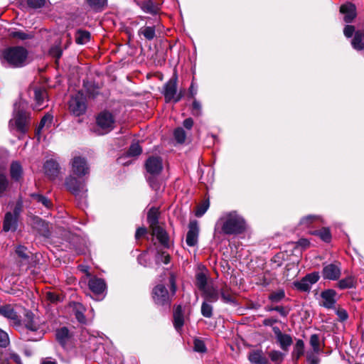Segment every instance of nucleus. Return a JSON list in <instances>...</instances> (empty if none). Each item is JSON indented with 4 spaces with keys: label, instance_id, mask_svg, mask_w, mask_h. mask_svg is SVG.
<instances>
[{
    "label": "nucleus",
    "instance_id": "33",
    "mask_svg": "<svg viewBox=\"0 0 364 364\" xmlns=\"http://www.w3.org/2000/svg\"><path fill=\"white\" fill-rule=\"evenodd\" d=\"M26 327L32 332L38 331L40 328V326L36 323L31 313L26 314Z\"/></svg>",
    "mask_w": 364,
    "mask_h": 364
},
{
    "label": "nucleus",
    "instance_id": "29",
    "mask_svg": "<svg viewBox=\"0 0 364 364\" xmlns=\"http://www.w3.org/2000/svg\"><path fill=\"white\" fill-rule=\"evenodd\" d=\"M0 314L13 321L18 320V316L11 305H4L0 307Z\"/></svg>",
    "mask_w": 364,
    "mask_h": 364
},
{
    "label": "nucleus",
    "instance_id": "30",
    "mask_svg": "<svg viewBox=\"0 0 364 364\" xmlns=\"http://www.w3.org/2000/svg\"><path fill=\"white\" fill-rule=\"evenodd\" d=\"M23 173V168L21 165L18 161H14L11 164L10 174L12 179L18 181Z\"/></svg>",
    "mask_w": 364,
    "mask_h": 364
},
{
    "label": "nucleus",
    "instance_id": "46",
    "mask_svg": "<svg viewBox=\"0 0 364 364\" xmlns=\"http://www.w3.org/2000/svg\"><path fill=\"white\" fill-rule=\"evenodd\" d=\"M220 295L222 297V299L225 303H233L234 302V298L230 293V291L228 288L222 289L220 290Z\"/></svg>",
    "mask_w": 364,
    "mask_h": 364
},
{
    "label": "nucleus",
    "instance_id": "2",
    "mask_svg": "<svg viewBox=\"0 0 364 364\" xmlns=\"http://www.w3.org/2000/svg\"><path fill=\"white\" fill-rule=\"evenodd\" d=\"M1 60L4 65L18 68L28 63V52L22 46H12L2 51Z\"/></svg>",
    "mask_w": 364,
    "mask_h": 364
},
{
    "label": "nucleus",
    "instance_id": "63",
    "mask_svg": "<svg viewBox=\"0 0 364 364\" xmlns=\"http://www.w3.org/2000/svg\"><path fill=\"white\" fill-rule=\"evenodd\" d=\"M46 298L51 303H56L60 301V297L58 294L52 291H48L46 293Z\"/></svg>",
    "mask_w": 364,
    "mask_h": 364
},
{
    "label": "nucleus",
    "instance_id": "38",
    "mask_svg": "<svg viewBox=\"0 0 364 364\" xmlns=\"http://www.w3.org/2000/svg\"><path fill=\"white\" fill-rule=\"evenodd\" d=\"M204 301L201 305V314L205 318H211L213 316V307L210 304Z\"/></svg>",
    "mask_w": 364,
    "mask_h": 364
},
{
    "label": "nucleus",
    "instance_id": "44",
    "mask_svg": "<svg viewBox=\"0 0 364 364\" xmlns=\"http://www.w3.org/2000/svg\"><path fill=\"white\" fill-rule=\"evenodd\" d=\"M173 135L175 139L177 141V142L180 144L183 143L186 138V132L181 127H178L177 129H176Z\"/></svg>",
    "mask_w": 364,
    "mask_h": 364
},
{
    "label": "nucleus",
    "instance_id": "57",
    "mask_svg": "<svg viewBox=\"0 0 364 364\" xmlns=\"http://www.w3.org/2000/svg\"><path fill=\"white\" fill-rule=\"evenodd\" d=\"M87 1L94 9H99L105 5L107 0H87Z\"/></svg>",
    "mask_w": 364,
    "mask_h": 364
},
{
    "label": "nucleus",
    "instance_id": "1",
    "mask_svg": "<svg viewBox=\"0 0 364 364\" xmlns=\"http://www.w3.org/2000/svg\"><path fill=\"white\" fill-rule=\"evenodd\" d=\"M245 228L244 218L235 211L225 213L215 224V231L229 235L240 234Z\"/></svg>",
    "mask_w": 364,
    "mask_h": 364
},
{
    "label": "nucleus",
    "instance_id": "4",
    "mask_svg": "<svg viewBox=\"0 0 364 364\" xmlns=\"http://www.w3.org/2000/svg\"><path fill=\"white\" fill-rule=\"evenodd\" d=\"M145 168L147 173L150 174L148 181L151 186L155 189L158 188V184L154 181L152 177L158 176L161 172L163 169L161 159L159 156L149 157L145 163Z\"/></svg>",
    "mask_w": 364,
    "mask_h": 364
},
{
    "label": "nucleus",
    "instance_id": "23",
    "mask_svg": "<svg viewBox=\"0 0 364 364\" xmlns=\"http://www.w3.org/2000/svg\"><path fill=\"white\" fill-rule=\"evenodd\" d=\"M248 359L252 364H267L268 360L261 350H255L249 353Z\"/></svg>",
    "mask_w": 364,
    "mask_h": 364
},
{
    "label": "nucleus",
    "instance_id": "62",
    "mask_svg": "<svg viewBox=\"0 0 364 364\" xmlns=\"http://www.w3.org/2000/svg\"><path fill=\"white\" fill-rule=\"evenodd\" d=\"M9 342L7 333L0 329V347H6L9 344Z\"/></svg>",
    "mask_w": 364,
    "mask_h": 364
},
{
    "label": "nucleus",
    "instance_id": "25",
    "mask_svg": "<svg viewBox=\"0 0 364 364\" xmlns=\"http://www.w3.org/2000/svg\"><path fill=\"white\" fill-rule=\"evenodd\" d=\"M321 218L316 215H309L303 217L299 223L302 228H307L321 222Z\"/></svg>",
    "mask_w": 364,
    "mask_h": 364
},
{
    "label": "nucleus",
    "instance_id": "14",
    "mask_svg": "<svg viewBox=\"0 0 364 364\" xmlns=\"http://www.w3.org/2000/svg\"><path fill=\"white\" fill-rule=\"evenodd\" d=\"M337 293L333 289H327L321 292V305L327 309H334Z\"/></svg>",
    "mask_w": 364,
    "mask_h": 364
},
{
    "label": "nucleus",
    "instance_id": "58",
    "mask_svg": "<svg viewBox=\"0 0 364 364\" xmlns=\"http://www.w3.org/2000/svg\"><path fill=\"white\" fill-rule=\"evenodd\" d=\"M192 114L195 116H200L202 114L201 104L196 99L193 100L192 105Z\"/></svg>",
    "mask_w": 364,
    "mask_h": 364
},
{
    "label": "nucleus",
    "instance_id": "34",
    "mask_svg": "<svg viewBox=\"0 0 364 364\" xmlns=\"http://www.w3.org/2000/svg\"><path fill=\"white\" fill-rule=\"evenodd\" d=\"M6 168L0 165V197L6 191L9 186V181L4 174Z\"/></svg>",
    "mask_w": 364,
    "mask_h": 364
},
{
    "label": "nucleus",
    "instance_id": "9",
    "mask_svg": "<svg viewBox=\"0 0 364 364\" xmlns=\"http://www.w3.org/2000/svg\"><path fill=\"white\" fill-rule=\"evenodd\" d=\"M71 170L73 174L81 177L88 174L90 168L85 159L75 156L71 161Z\"/></svg>",
    "mask_w": 364,
    "mask_h": 364
},
{
    "label": "nucleus",
    "instance_id": "39",
    "mask_svg": "<svg viewBox=\"0 0 364 364\" xmlns=\"http://www.w3.org/2000/svg\"><path fill=\"white\" fill-rule=\"evenodd\" d=\"M310 345L312 348V350L315 353H321L322 351V348L320 346V339L317 334H313L310 337Z\"/></svg>",
    "mask_w": 364,
    "mask_h": 364
},
{
    "label": "nucleus",
    "instance_id": "22",
    "mask_svg": "<svg viewBox=\"0 0 364 364\" xmlns=\"http://www.w3.org/2000/svg\"><path fill=\"white\" fill-rule=\"evenodd\" d=\"M153 235L156 237L159 242L165 247H169V239L167 232L159 225L151 228Z\"/></svg>",
    "mask_w": 364,
    "mask_h": 364
},
{
    "label": "nucleus",
    "instance_id": "13",
    "mask_svg": "<svg viewBox=\"0 0 364 364\" xmlns=\"http://www.w3.org/2000/svg\"><path fill=\"white\" fill-rule=\"evenodd\" d=\"M177 92V77H171L164 85V95L166 102L173 100Z\"/></svg>",
    "mask_w": 364,
    "mask_h": 364
},
{
    "label": "nucleus",
    "instance_id": "32",
    "mask_svg": "<svg viewBox=\"0 0 364 364\" xmlns=\"http://www.w3.org/2000/svg\"><path fill=\"white\" fill-rule=\"evenodd\" d=\"M55 336L61 345H65L70 338L69 330L66 327L60 328L56 331Z\"/></svg>",
    "mask_w": 364,
    "mask_h": 364
},
{
    "label": "nucleus",
    "instance_id": "60",
    "mask_svg": "<svg viewBox=\"0 0 364 364\" xmlns=\"http://www.w3.org/2000/svg\"><path fill=\"white\" fill-rule=\"evenodd\" d=\"M208 208H209V201L206 200V201L203 202L200 206H198V208L196 212V215L197 217H201L207 211Z\"/></svg>",
    "mask_w": 364,
    "mask_h": 364
},
{
    "label": "nucleus",
    "instance_id": "21",
    "mask_svg": "<svg viewBox=\"0 0 364 364\" xmlns=\"http://www.w3.org/2000/svg\"><path fill=\"white\" fill-rule=\"evenodd\" d=\"M203 291V296L205 301L214 303L219 299V291L217 287L210 285Z\"/></svg>",
    "mask_w": 364,
    "mask_h": 364
},
{
    "label": "nucleus",
    "instance_id": "3",
    "mask_svg": "<svg viewBox=\"0 0 364 364\" xmlns=\"http://www.w3.org/2000/svg\"><path fill=\"white\" fill-rule=\"evenodd\" d=\"M97 134L103 135L107 134L114 128L115 119L114 115L108 111L101 112L96 118Z\"/></svg>",
    "mask_w": 364,
    "mask_h": 364
},
{
    "label": "nucleus",
    "instance_id": "45",
    "mask_svg": "<svg viewBox=\"0 0 364 364\" xmlns=\"http://www.w3.org/2000/svg\"><path fill=\"white\" fill-rule=\"evenodd\" d=\"M16 253L23 260L28 261L29 259V252H28L27 247L23 245H18L16 248Z\"/></svg>",
    "mask_w": 364,
    "mask_h": 364
},
{
    "label": "nucleus",
    "instance_id": "54",
    "mask_svg": "<svg viewBox=\"0 0 364 364\" xmlns=\"http://www.w3.org/2000/svg\"><path fill=\"white\" fill-rule=\"evenodd\" d=\"M53 117L50 114L45 115L41 120L39 126L36 130V134H39L41 129L47 124H51Z\"/></svg>",
    "mask_w": 364,
    "mask_h": 364
},
{
    "label": "nucleus",
    "instance_id": "19",
    "mask_svg": "<svg viewBox=\"0 0 364 364\" xmlns=\"http://www.w3.org/2000/svg\"><path fill=\"white\" fill-rule=\"evenodd\" d=\"M340 11L344 14V21L346 23L352 22L356 16L355 6L350 3L342 5Z\"/></svg>",
    "mask_w": 364,
    "mask_h": 364
},
{
    "label": "nucleus",
    "instance_id": "10",
    "mask_svg": "<svg viewBox=\"0 0 364 364\" xmlns=\"http://www.w3.org/2000/svg\"><path fill=\"white\" fill-rule=\"evenodd\" d=\"M15 117L14 124L17 130L21 133H25L28 129V116L25 111L17 110V104H15Z\"/></svg>",
    "mask_w": 364,
    "mask_h": 364
},
{
    "label": "nucleus",
    "instance_id": "16",
    "mask_svg": "<svg viewBox=\"0 0 364 364\" xmlns=\"http://www.w3.org/2000/svg\"><path fill=\"white\" fill-rule=\"evenodd\" d=\"M141 9L151 15H157L160 13L161 6L159 4L154 2L152 0H144L139 4Z\"/></svg>",
    "mask_w": 364,
    "mask_h": 364
},
{
    "label": "nucleus",
    "instance_id": "41",
    "mask_svg": "<svg viewBox=\"0 0 364 364\" xmlns=\"http://www.w3.org/2000/svg\"><path fill=\"white\" fill-rule=\"evenodd\" d=\"M196 285L200 291H203L208 287L207 277L205 274L200 272L196 275Z\"/></svg>",
    "mask_w": 364,
    "mask_h": 364
},
{
    "label": "nucleus",
    "instance_id": "50",
    "mask_svg": "<svg viewBox=\"0 0 364 364\" xmlns=\"http://www.w3.org/2000/svg\"><path fill=\"white\" fill-rule=\"evenodd\" d=\"M193 348L194 350L199 353H205L206 351V347L203 342V341L196 338L193 342Z\"/></svg>",
    "mask_w": 364,
    "mask_h": 364
},
{
    "label": "nucleus",
    "instance_id": "8",
    "mask_svg": "<svg viewBox=\"0 0 364 364\" xmlns=\"http://www.w3.org/2000/svg\"><path fill=\"white\" fill-rule=\"evenodd\" d=\"M319 279L318 272H312L306 274L300 281L294 282V287L301 291H308L310 290L312 284L316 283Z\"/></svg>",
    "mask_w": 364,
    "mask_h": 364
},
{
    "label": "nucleus",
    "instance_id": "17",
    "mask_svg": "<svg viewBox=\"0 0 364 364\" xmlns=\"http://www.w3.org/2000/svg\"><path fill=\"white\" fill-rule=\"evenodd\" d=\"M47 97V92L44 88H34L35 105L33 108L37 110H41L44 107L45 100Z\"/></svg>",
    "mask_w": 364,
    "mask_h": 364
},
{
    "label": "nucleus",
    "instance_id": "27",
    "mask_svg": "<svg viewBox=\"0 0 364 364\" xmlns=\"http://www.w3.org/2000/svg\"><path fill=\"white\" fill-rule=\"evenodd\" d=\"M139 36H143L147 41H152L156 37V27L154 26H143L138 31Z\"/></svg>",
    "mask_w": 364,
    "mask_h": 364
},
{
    "label": "nucleus",
    "instance_id": "64",
    "mask_svg": "<svg viewBox=\"0 0 364 364\" xmlns=\"http://www.w3.org/2000/svg\"><path fill=\"white\" fill-rule=\"evenodd\" d=\"M355 32V28L353 26H346L344 28L343 33L347 38L351 37Z\"/></svg>",
    "mask_w": 364,
    "mask_h": 364
},
{
    "label": "nucleus",
    "instance_id": "11",
    "mask_svg": "<svg viewBox=\"0 0 364 364\" xmlns=\"http://www.w3.org/2000/svg\"><path fill=\"white\" fill-rule=\"evenodd\" d=\"M153 299L159 305L168 304L169 296L166 288L162 284L156 286L153 289Z\"/></svg>",
    "mask_w": 364,
    "mask_h": 364
},
{
    "label": "nucleus",
    "instance_id": "24",
    "mask_svg": "<svg viewBox=\"0 0 364 364\" xmlns=\"http://www.w3.org/2000/svg\"><path fill=\"white\" fill-rule=\"evenodd\" d=\"M357 279L353 275H348L346 277L340 279L336 286L340 289H353L355 288Z\"/></svg>",
    "mask_w": 364,
    "mask_h": 364
},
{
    "label": "nucleus",
    "instance_id": "55",
    "mask_svg": "<svg viewBox=\"0 0 364 364\" xmlns=\"http://www.w3.org/2000/svg\"><path fill=\"white\" fill-rule=\"evenodd\" d=\"M141 151V148L139 144H133L129 147L128 155L132 156H139Z\"/></svg>",
    "mask_w": 364,
    "mask_h": 364
},
{
    "label": "nucleus",
    "instance_id": "56",
    "mask_svg": "<svg viewBox=\"0 0 364 364\" xmlns=\"http://www.w3.org/2000/svg\"><path fill=\"white\" fill-rule=\"evenodd\" d=\"M11 37L14 38H18L20 40H26L31 38L32 36L30 34L26 33L23 31H13L10 33Z\"/></svg>",
    "mask_w": 364,
    "mask_h": 364
},
{
    "label": "nucleus",
    "instance_id": "61",
    "mask_svg": "<svg viewBox=\"0 0 364 364\" xmlns=\"http://www.w3.org/2000/svg\"><path fill=\"white\" fill-rule=\"evenodd\" d=\"M138 262L144 266V267H148L149 264V258L148 257V255L146 253H142L139 255L137 258Z\"/></svg>",
    "mask_w": 364,
    "mask_h": 364
},
{
    "label": "nucleus",
    "instance_id": "43",
    "mask_svg": "<svg viewBox=\"0 0 364 364\" xmlns=\"http://www.w3.org/2000/svg\"><path fill=\"white\" fill-rule=\"evenodd\" d=\"M313 234L318 235L320 238L326 242H330L331 239V234L328 228H323L321 230L315 231Z\"/></svg>",
    "mask_w": 364,
    "mask_h": 364
},
{
    "label": "nucleus",
    "instance_id": "40",
    "mask_svg": "<svg viewBox=\"0 0 364 364\" xmlns=\"http://www.w3.org/2000/svg\"><path fill=\"white\" fill-rule=\"evenodd\" d=\"M61 42L59 41L58 43L53 45L49 50V54L56 59L59 60L63 54V50L60 48Z\"/></svg>",
    "mask_w": 364,
    "mask_h": 364
},
{
    "label": "nucleus",
    "instance_id": "48",
    "mask_svg": "<svg viewBox=\"0 0 364 364\" xmlns=\"http://www.w3.org/2000/svg\"><path fill=\"white\" fill-rule=\"evenodd\" d=\"M285 296L284 291L283 290H278L277 291L272 292L269 296V299L272 302H279L283 299Z\"/></svg>",
    "mask_w": 364,
    "mask_h": 364
},
{
    "label": "nucleus",
    "instance_id": "49",
    "mask_svg": "<svg viewBox=\"0 0 364 364\" xmlns=\"http://www.w3.org/2000/svg\"><path fill=\"white\" fill-rule=\"evenodd\" d=\"M266 310L267 311H277L281 316H282L284 317L287 316L289 311V309H287L282 306H277L274 307V306H267Z\"/></svg>",
    "mask_w": 364,
    "mask_h": 364
},
{
    "label": "nucleus",
    "instance_id": "35",
    "mask_svg": "<svg viewBox=\"0 0 364 364\" xmlns=\"http://www.w3.org/2000/svg\"><path fill=\"white\" fill-rule=\"evenodd\" d=\"M90 33L87 31L77 30L75 35V42L77 44H85L90 41Z\"/></svg>",
    "mask_w": 364,
    "mask_h": 364
},
{
    "label": "nucleus",
    "instance_id": "7",
    "mask_svg": "<svg viewBox=\"0 0 364 364\" xmlns=\"http://www.w3.org/2000/svg\"><path fill=\"white\" fill-rule=\"evenodd\" d=\"M321 274L324 279L338 280L341 275V266L340 262H336L324 264Z\"/></svg>",
    "mask_w": 364,
    "mask_h": 364
},
{
    "label": "nucleus",
    "instance_id": "51",
    "mask_svg": "<svg viewBox=\"0 0 364 364\" xmlns=\"http://www.w3.org/2000/svg\"><path fill=\"white\" fill-rule=\"evenodd\" d=\"M32 198L36 200L38 203H42L45 207L49 208L51 205V202L46 197L38 195V194H33Z\"/></svg>",
    "mask_w": 364,
    "mask_h": 364
},
{
    "label": "nucleus",
    "instance_id": "47",
    "mask_svg": "<svg viewBox=\"0 0 364 364\" xmlns=\"http://www.w3.org/2000/svg\"><path fill=\"white\" fill-rule=\"evenodd\" d=\"M319 353L308 351L306 353V360L309 364H319L320 359L318 356Z\"/></svg>",
    "mask_w": 364,
    "mask_h": 364
},
{
    "label": "nucleus",
    "instance_id": "42",
    "mask_svg": "<svg viewBox=\"0 0 364 364\" xmlns=\"http://www.w3.org/2000/svg\"><path fill=\"white\" fill-rule=\"evenodd\" d=\"M284 355L279 350H272L269 353V357L275 364H280L284 360Z\"/></svg>",
    "mask_w": 364,
    "mask_h": 364
},
{
    "label": "nucleus",
    "instance_id": "37",
    "mask_svg": "<svg viewBox=\"0 0 364 364\" xmlns=\"http://www.w3.org/2000/svg\"><path fill=\"white\" fill-rule=\"evenodd\" d=\"M280 347L284 350H287L289 347L292 344V338L288 334L283 333L280 337L277 339Z\"/></svg>",
    "mask_w": 364,
    "mask_h": 364
},
{
    "label": "nucleus",
    "instance_id": "18",
    "mask_svg": "<svg viewBox=\"0 0 364 364\" xmlns=\"http://www.w3.org/2000/svg\"><path fill=\"white\" fill-rule=\"evenodd\" d=\"M88 286L90 289L96 295L102 294L106 289L105 281L97 277L90 279L88 282Z\"/></svg>",
    "mask_w": 364,
    "mask_h": 364
},
{
    "label": "nucleus",
    "instance_id": "36",
    "mask_svg": "<svg viewBox=\"0 0 364 364\" xmlns=\"http://www.w3.org/2000/svg\"><path fill=\"white\" fill-rule=\"evenodd\" d=\"M158 214L159 213L156 208H152L149 210L147 220L151 228L158 226Z\"/></svg>",
    "mask_w": 364,
    "mask_h": 364
},
{
    "label": "nucleus",
    "instance_id": "53",
    "mask_svg": "<svg viewBox=\"0 0 364 364\" xmlns=\"http://www.w3.org/2000/svg\"><path fill=\"white\" fill-rule=\"evenodd\" d=\"M75 317L77 319V321L80 323H85L86 319L85 316H84L83 312L82 311V306L80 304H77L75 305Z\"/></svg>",
    "mask_w": 364,
    "mask_h": 364
},
{
    "label": "nucleus",
    "instance_id": "52",
    "mask_svg": "<svg viewBox=\"0 0 364 364\" xmlns=\"http://www.w3.org/2000/svg\"><path fill=\"white\" fill-rule=\"evenodd\" d=\"M156 263L163 262L164 264H168L170 262V255L164 252L161 253L158 252L156 256Z\"/></svg>",
    "mask_w": 364,
    "mask_h": 364
},
{
    "label": "nucleus",
    "instance_id": "15",
    "mask_svg": "<svg viewBox=\"0 0 364 364\" xmlns=\"http://www.w3.org/2000/svg\"><path fill=\"white\" fill-rule=\"evenodd\" d=\"M46 175L50 179H55L60 172L58 164L53 159L47 160L43 166Z\"/></svg>",
    "mask_w": 364,
    "mask_h": 364
},
{
    "label": "nucleus",
    "instance_id": "26",
    "mask_svg": "<svg viewBox=\"0 0 364 364\" xmlns=\"http://www.w3.org/2000/svg\"><path fill=\"white\" fill-rule=\"evenodd\" d=\"M184 323L183 311L181 306H178L173 313V325L177 331H180Z\"/></svg>",
    "mask_w": 364,
    "mask_h": 364
},
{
    "label": "nucleus",
    "instance_id": "6",
    "mask_svg": "<svg viewBox=\"0 0 364 364\" xmlns=\"http://www.w3.org/2000/svg\"><path fill=\"white\" fill-rule=\"evenodd\" d=\"M65 185L67 189L75 196L82 197L87 191L85 188V183L74 176H70L66 178Z\"/></svg>",
    "mask_w": 364,
    "mask_h": 364
},
{
    "label": "nucleus",
    "instance_id": "20",
    "mask_svg": "<svg viewBox=\"0 0 364 364\" xmlns=\"http://www.w3.org/2000/svg\"><path fill=\"white\" fill-rule=\"evenodd\" d=\"M18 226V218L10 212L6 213L3 223V230L5 232L15 231Z\"/></svg>",
    "mask_w": 364,
    "mask_h": 364
},
{
    "label": "nucleus",
    "instance_id": "59",
    "mask_svg": "<svg viewBox=\"0 0 364 364\" xmlns=\"http://www.w3.org/2000/svg\"><path fill=\"white\" fill-rule=\"evenodd\" d=\"M46 0H27L28 5L33 9H40L45 6Z\"/></svg>",
    "mask_w": 364,
    "mask_h": 364
},
{
    "label": "nucleus",
    "instance_id": "5",
    "mask_svg": "<svg viewBox=\"0 0 364 364\" xmlns=\"http://www.w3.org/2000/svg\"><path fill=\"white\" fill-rule=\"evenodd\" d=\"M87 109L85 99L82 94H77L71 97L69 101V110L75 116H80L83 114Z\"/></svg>",
    "mask_w": 364,
    "mask_h": 364
},
{
    "label": "nucleus",
    "instance_id": "31",
    "mask_svg": "<svg viewBox=\"0 0 364 364\" xmlns=\"http://www.w3.org/2000/svg\"><path fill=\"white\" fill-rule=\"evenodd\" d=\"M304 353V343L302 340L299 339L296 341V343L294 347V350L292 352V358L295 362H297L298 360L302 356Z\"/></svg>",
    "mask_w": 364,
    "mask_h": 364
},
{
    "label": "nucleus",
    "instance_id": "28",
    "mask_svg": "<svg viewBox=\"0 0 364 364\" xmlns=\"http://www.w3.org/2000/svg\"><path fill=\"white\" fill-rule=\"evenodd\" d=\"M363 31H357L351 41L352 46L357 50H362L364 48Z\"/></svg>",
    "mask_w": 364,
    "mask_h": 364
},
{
    "label": "nucleus",
    "instance_id": "12",
    "mask_svg": "<svg viewBox=\"0 0 364 364\" xmlns=\"http://www.w3.org/2000/svg\"><path fill=\"white\" fill-rule=\"evenodd\" d=\"M199 235V227L196 220L191 221L188 225V231L186 235V242L190 247L197 245Z\"/></svg>",
    "mask_w": 364,
    "mask_h": 364
}]
</instances>
